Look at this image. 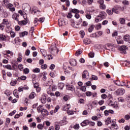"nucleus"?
Listing matches in <instances>:
<instances>
[{"instance_id": "1", "label": "nucleus", "mask_w": 130, "mask_h": 130, "mask_svg": "<svg viewBox=\"0 0 130 130\" xmlns=\"http://www.w3.org/2000/svg\"><path fill=\"white\" fill-rule=\"evenodd\" d=\"M59 50L56 47V44L55 43H52V45L50 47V52L51 54L55 55L59 52Z\"/></svg>"}, {"instance_id": "2", "label": "nucleus", "mask_w": 130, "mask_h": 130, "mask_svg": "<svg viewBox=\"0 0 130 130\" xmlns=\"http://www.w3.org/2000/svg\"><path fill=\"white\" fill-rule=\"evenodd\" d=\"M67 89L69 91H72L73 92V91L75 92V94L77 95V96H80V94H79V91L76 92V88H75V86L73 85H67Z\"/></svg>"}, {"instance_id": "3", "label": "nucleus", "mask_w": 130, "mask_h": 130, "mask_svg": "<svg viewBox=\"0 0 130 130\" xmlns=\"http://www.w3.org/2000/svg\"><path fill=\"white\" fill-rule=\"evenodd\" d=\"M119 50H120L121 53L122 54H125L126 53V50L127 49V47L123 45L122 46H118Z\"/></svg>"}, {"instance_id": "4", "label": "nucleus", "mask_w": 130, "mask_h": 130, "mask_svg": "<svg viewBox=\"0 0 130 130\" xmlns=\"http://www.w3.org/2000/svg\"><path fill=\"white\" fill-rule=\"evenodd\" d=\"M116 94L119 96H121L125 93V90L123 88H120L117 89L116 91Z\"/></svg>"}, {"instance_id": "5", "label": "nucleus", "mask_w": 130, "mask_h": 130, "mask_svg": "<svg viewBox=\"0 0 130 130\" xmlns=\"http://www.w3.org/2000/svg\"><path fill=\"white\" fill-rule=\"evenodd\" d=\"M106 17V13H105V12L104 11L101 12L99 15H98V18H101L102 20H103V19H105Z\"/></svg>"}, {"instance_id": "6", "label": "nucleus", "mask_w": 130, "mask_h": 130, "mask_svg": "<svg viewBox=\"0 0 130 130\" xmlns=\"http://www.w3.org/2000/svg\"><path fill=\"white\" fill-rule=\"evenodd\" d=\"M83 79H87L89 78V72L87 71H83L82 73Z\"/></svg>"}, {"instance_id": "7", "label": "nucleus", "mask_w": 130, "mask_h": 130, "mask_svg": "<svg viewBox=\"0 0 130 130\" xmlns=\"http://www.w3.org/2000/svg\"><path fill=\"white\" fill-rule=\"evenodd\" d=\"M58 24L59 27H61V26H64V25H66V21L64 20V18L59 19Z\"/></svg>"}, {"instance_id": "8", "label": "nucleus", "mask_w": 130, "mask_h": 130, "mask_svg": "<svg viewBox=\"0 0 130 130\" xmlns=\"http://www.w3.org/2000/svg\"><path fill=\"white\" fill-rule=\"evenodd\" d=\"M90 124V121L89 120H85L81 123V126H86Z\"/></svg>"}, {"instance_id": "9", "label": "nucleus", "mask_w": 130, "mask_h": 130, "mask_svg": "<svg viewBox=\"0 0 130 130\" xmlns=\"http://www.w3.org/2000/svg\"><path fill=\"white\" fill-rule=\"evenodd\" d=\"M69 63L72 67H76L77 66V60L75 59H70Z\"/></svg>"}, {"instance_id": "10", "label": "nucleus", "mask_w": 130, "mask_h": 130, "mask_svg": "<svg viewBox=\"0 0 130 130\" xmlns=\"http://www.w3.org/2000/svg\"><path fill=\"white\" fill-rule=\"evenodd\" d=\"M70 108H71V105H69V104H66L63 106L62 107V109L64 111H68L69 109H70Z\"/></svg>"}, {"instance_id": "11", "label": "nucleus", "mask_w": 130, "mask_h": 130, "mask_svg": "<svg viewBox=\"0 0 130 130\" xmlns=\"http://www.w3.org/2000/svg\"><path fill=\"white\" fill-rule=\"evenodd\" d=\"M110 129L113 130V128L115 129H118V126L117 125V124L114 123L111 124V126L109 127Z\"/></svg>"}, {"instance_id": "12", "label": "nucleus", "mask_w": 130, "mask_h": 130, "mask_svg": "<svg viewBox=\"0 0 130 130\" xmlns=\"http://www.w3.org/2000/svg\"><path fill=\"white\" fill-rule=\"evenodd\" d=\"M41 114H42L43 116H47V115H48V111L44 109L41 111Z\"/></svg>"}, {"instance_id": "13", "label": "nucleus", "mask_w": 130, "mask_h": 130, "mask_svg": "<svg viewBox=\"0 0 130 130\" xmlns=\"http://www.w3.org/2000/svg\"><path fill=\"white\" fill-rule=\"evenodd\" d=\"M60 123L61 125H65V124L68 123V121H67V119H66V118H63L62 120L60 121Z\"/></svg>"}, {"instance_id": "14", "label": "nucleus", "mask_w": 130, "mask_h": 130, "mask_svg": "<svg viewBox=\"0 0 130 130\" xmlns=\"http://www.w3.org/2000/svg\"><path fill=\"white\" fill-rule=\"evenodd\" d=\"M83 42L84 44H90V43H91V40L88 38H86L84 40Z\"/></svg>"}, {"instance_id": "15", "label": "nucleus", "mask_w": 130, "mask_h": 130, "mask_svg": "<svg viewBox=\"0 0 130 130\" xmlns=\"http://www.w3.org/2000/svg\"><path fill=\"white\" fill-rule=\"evenodd\" d=\"M25 35H28V32L27 31H24L19 34V36L21 38L24 37Z\"/></svg>"}, {"instance_id": "16", "label": "nucleus", "mask_w": 130, "mask_h": 130, "mask_svg": "<svg viewBox=\"0 0 130 130\" xmlns=\"http://www.w3.org/2000/svg\"><path fill=\"white\" fill-rule=\"evenodd\" d=\"M106 125H108L110 123H111V118L108 117L105 121Z\"/></svg>"}, {"instance_id": "17", "label": "nucleus", "mask_w": 130, "mask_h": 130, "mask_svg": "<svg viewBox=\"0 0 130 130\" xmlns=\"http://www.w3.org/2000/svg\"><path fill=\"white\" fill-rule=\"evenodd\" d=\"M13 94L15 97H16V98H19V93L18 92V90L17 89H15L14 90Z\"/></svg>"}, {"instance_id": "18", "label": "nucleus", "mask_w": 130, "mask_h": 130, "mask_svg": "<svg viewBox=\"0 0 130 130\" xmlns=\"http://www.w3.org/2000/svg\"><path fill=\"white\" fill-rule=\"evenodd\" d=\"M123 40L124 41L127 42L129 41V35H126L123 37Z\"/></svg>"}, {"instance_id": "19", "label": "nucleus", "mask_w": 130, "mask_h": 130, "mask_svg": "<svg viewBox=\"0 0 130 130\" xmlns=\"http://www.w3.org/2000/svg\"><path fill=\"white\" fill-rule=\"evenodd\" d=\"M18 24L19 25H21V26H23V25H26L27 22L25 20L20 21L18 20Z\"/></svg>"}, {"instance_id": "20", "label": "nucleus", "mask_w": 130, "mask_h": 130, "mask_svg": "<svg viewBox=\"0 0 130 130\" xmlns=\"http://www.w3.org/2000/svg\"><path fill=\"white\" fill-rule=\"evenodd\" d=\"M43 107L42 106L40 105L38 108H37V110L38 112H41L43 110Z\"/></svg>"}, {"instance_id": "21", "label": "nucleus", "mask_w": 130, "mask_h": 130, "mask_svg": "<svg viewBox=\"0 0 130 130\" xmlns=\"http://www.w3.org/2000/svg\"><path fill=\"white\" fill-rule=\"evenodd\" d=\"M119 21L120 24H122V25H124V24H125V19L124 18H120L119 19Z\"/></svg>"}, {"instance_id": "22", "label": "nucleus", "mask_w": 130, "mask_h": 130, "mask_svg": "<svg viewBox=\"0 0 130 130\" xmlns=\"http://www.w3.org/2000/svg\"><path fill=\"white\" fill-rule=\"evenodd\" d=\"M93 30H94V25H92L90 26L89 28H88V31L89 32V33H91Z\"/></svg>"}, {"instance_id": "23", "label": "nucleus", "mask_w": 130, "mask_h": 130, "mask_svg": "<svg viewBox=\"0 0 130 130\" xmlns=\"http://www.w3.org/2000/svg\"><path fill=\"white\" fill-rule=\"evenodd\" d=\"M35 92H32L29 96V99H33L35 97Z\"/></svg>"}, {"instance_id": "24", "label": "nucleus", "mask_w": 130, "mask_h": 130, "mask_svg": "<svg viewBox=\"0 0 130 130\" xmlns=\"http://www.w3.org/2000/svg\"><path fill=\"white\" fill-rule=\"evenodd\" d=\"M3 24L4 25H9V21L7 19H4L3 20Z\"/></svg>"}, {"instance_id": "25", "label": "nucleus", "mask_w": 130, "mask_h": 130, "mask_svg": "<svg viewBox=\"0 0 130 130\" xmlns=\"http://www.w3.org/2000/svg\"><path fill=\"white\" fill-rule=\"evenodd\" d=\"M71 12L72 13H74L75 14H78V13H80V11L76 9H72Z\"/></svg>"}, {"instance_id": "26", "label": "nucleus", "mask_w": 130, "mask_h": 130, "mask_svg": "<svg viewBox=\"0 0 130 130\" xmlns=\"http://www.w3.org/2000/svg\"><path fill=\"white\" fill-rule=\"evenodd\" d=\"M7 37H6L5 35H0V39H1V40H6L7 39Z\"/></svg>"}, {"instance_id": "27", "label": "nucleus", "mask_w": 130, "mask_h": 130, "mask_svg": "<svg viewBox=\"0 0 130 130\" xmlns=\"http://www.w3.org/2000/svg\"><path fill=\"white\" fill-rule=\"evenodd\" d=\"M16 84H17V80H15V81H12L10 83V85L11 86H16Z\"/></svg>"}, {"instance_id": "28", "label": "nucleus", "mask_w": 130, "mask_h": 130, "mask_svg": "<svg viewBox=\"0 0 130 130\" xmlns=\"http://www.w3.org/2000/svg\"><path fill=\"white\" fill-rule=\"evenodd\" d=\"M100 8L101 10H105L106 9V6L104 4H101L100 5Z\"/></svg>"}, {"instance_id": "29", "label": "nucleus", "mask_w": 130, "mask_h": 130, "mask_svg": "<svg viewBox=\"0 0 130 130\" xmlns=\"http://www.w3.org/2000/svg\"><path fill=\"white\" fill-rule=\"evenodd\" d=\"M26 7L25 8V7H22L23 10V11H25V12H27V11H28V9H27V8H29V10H31V8H30V6H29V5H26Z\"/></svg>"}, {"instance_id": "30", "label": "nucleus", "mask_w": 130, "mask_h": 130, "mask_svg": "<svg viewBox=\"0 0 130 130\" xmlns=\"http://www.w3.org/2000/svg\"><path fill=\"white\" fill-rule=\"evenodd\" d=\"M23 72L24 74H25L26 75H27V74L29 73L30 71L29 70V69L25 68L24 69Z\"/></svg>"}, {"instance_id": "31", "label": "nucleus", "mask_w": 130, "mask_h": 130, "mask_svg": "<svg viewBox=\"0 0 130 130\" xmlns=\"http://www.w3.org/2000/svg\"><path fill=\"white\" fill-rule=\"evenodd\" d=\"M34 73H40V69L39 68H36L32 70Z\"/></svg>"}, {"instance_id": "32", "label": "nucleus", "mask_w": 130, "mask_h": 130, "mask_svg": "<svg viewBox=\"0 0 130 130\" xmlns=\"http://www.w3.org/2000/svg\"><path fill=\"white\" fill-rule=\"evenodd\" d=\"M4 68H5V69H7V70H12V66L10 64L4 66Z\"/></svg>"}, {"instance_id": "33", "label": "nucleus", "mask_w": 130, "mask_h": 130, "mask_svg": "<svg viewBox=\"0 0 130 130\" xmlns=\"http://www.w3.org/2000/svg\"><path fill=\"white\" fill-rule=\"evenodd\" d=\"M73 128L74 129H79V128H80V125L79 124H76L73 126Z\"/></svg>"}, {"instance_id": "34", "label": "nucleus", "mask_w": 130, "mask_h": 130, "mask_svg": "<svg viewBox=\"0 0 130 130\" xmlns=\"http://www.w3.org/2000/svg\"><path fill=\"white\" fill-rule=\"evenodd\" d=\"M80 89L81 90V91H82V92H86V91L87 90V88H86V86H83L81 87Z\"/></svg>"}, {"instance_id": "35", "label": "nucleus", "mask_w": 130, "mask_h": 130, "mask_svg": "<svg viewBox=\"0 0 130 130\" xmlns=\"http://www.w3.org/2000/svg\"><path fill=\"white\" fill-rule=\"evenodd\" d=\"M10 35H11V38H15V36H16V33L14 31H11L10 32Z\"/></svg>"}, {"instance_id": "36", "label": "nucleus", "mask_w": 130, "mask_h": 130, "mask_svg": "<svg viewBox=\"0 0 130 130\" xmlns=\"http://www.w3.org/2000/svg\"><path fill=\"white\" fill-rule=\"evenodd\" d=\"M47 92L48 94H51V86H50L47 89Z\"/></svg>"}, {"instance_id": "37", "label": "nucleus", "mask_w": 130, "mask_h": 130, "mask_svg": "<svg viewBox=\"0 0 130 130\" xmlns=\"http://www.w3.org/2000/svg\"><path fill=\"white\" fill-rule=\"evenodd\" d=\"M130 119V116L128 114H126L124 116V119L125 120H129Z\"/></svg>"}, {"instance_id": "38", "label": "nucleus", "mask_w": 130, "mask_h": 130, "mask_svg": "<svg viewBox=\"0 0 130 130\" xmlns=\"http://www.w3.org/2000/svg\"><path fill=\"white\" fill-rule=\"evenodd\" d=\"M88 55L89 57L93 58L94 57V55H95V54L93 52H90L89 53H88Z\"/></svg>"}, {"instance_id": "39", "label": "nucleus", "mask_w": 130, "mask_h": 130, "mask_svg": "<svg viewBox=\"0 0 130 130\" xmlns=\"http://www.w3.org/2000/svg\"><path fill=\"white\" fill-rule=\"evenodd\" d=\"M37 127L39 129H43V125L42 124H39Z\"/></svg>"}, {"instance_id": "40", "label": "nucleus", "mask_w": 130, "mask_h": 130, "mask_svg": "<svg viewBox=\"0 0 130 130\" xmlns=\"http://www.w3.org/2000/svg\"><path fill=\"white\" fill-rule=\"evenodd\" d=\"M51 89H52V91H55L57 89V87L56 85H52V86H51Z\"/></svg>"}, {"instance_id": "41", "label": "nucleus", "mask_w": 130, "mask_h": 130, "mask_svg": "<svg viewBox=\"0 0 130 130\" xmlns=\"http://www.w3.org/2000/svg\"><path fill=\"white\" fill-rule=\"evenodd\" d=\"M100 21H102V19L101 17H98V16H97L96 18H95V22L98 23V22H100Z\"/></svg>"}, {"instance_id": "42", "label": "nucleus", "mask_w": 130, "mask_h": 130, "mask_svg": "<svg viewBox=\"0 0 130 130\" xmlns=\"http://www.w3.org/2000/svg\"><path fill=\"white\" fill-rule=\"evenodd\" d=\"M81 53H82V51H81V50H78L77 51H76L75 55L76 56H78V55H80V54H81Z\"/></svg>"}, {"instance_id": "43", "label": "nucleus", "mask_w": 130, "mask_h": 130, "mask_svg": "<svg viewBox=\"0 0 130 130\" xmlns=\"http://www.w3.org/2000/svg\"><path fill=\"white\" fill-rule=\"evenodd\" d=\"M79 33L81 35V37L84 38V36H85V31H84V30H81Z\"/></svg>"}, {"instance_id": "44", "label": "nucleus", "mask_w": 130, "mask_h": 130, "mask_svg": "<svg viewBox=\"0 0 130 130\" xmlns=\"http://www.w3.org/2000/svg\"><path fill=\"white\" fill-rule=\"evenodd\" d=\"M18 17H20V14H16L14 20H16V21H19V18H18Z\"/></svg>"}, {"instance_id": "45", "label": "nucleus", "mask_w": 130, "mask_h": 130, "mask_svg": "<svg viewBox=\"0 0 130 130\" xmlns=\"http://www.w3.org/2000/svg\"><path fill=\"white\" fill-rule=\"evenodd\" d=\"M122 4H123V5H125L126 6H128V5H129V2H128V1L125 0L122 2Z\"/></svg>"}, {"instance_id": "46", "label": "nucleus", "mask_w": 130, "mask_h": 130, "mask_svg": "<svg viewBox=\"0 0 130 130\" xmlns=\"http://www.w3.org/2000/svg\"><path fill=\"white\" fill-rule=\"evenodd\" d=\"M125 122V120L124 118H121V119L118 120V122L119 123H124Z\"/></svg>"}, {"instance_id": "47", "label": "nucleus", "mask_w": 130, "mask_h": 130, "mask_svg": "<svg viewBox=\"0 0 130 130\" xmlns=\"http://www.w3.org/2000/svg\"><path fill=\"white\" fill-rule=\"evenodd\" d=\"M114 84L117 85V86H120V81H114Z\"/></svg>"}, {"instance_id": "48", "label": "nucleus", "mask_w": 130, "mask_h": 130, "mask_svg": "<svg viewBox=\"0 0 130 130\" xmlns=\"http://www.w3.org/2000/svg\"><path fill=\"white\" fill-rule=\"evenodd\" d=\"M45 20V17H42V18H40L39 20V22L40 23L42 22V23H43V22H44V20Z\"/></svg>"}, {"instance_id": "49", "label": "nucleus", "mask_w": 130, "mask_h": 130, "mask_svg": "<svg viewBox=\"0 0 130 130\" xmlns=\"http://www.w3.org/2000/svg\"><path fill=\"white\" fill-rule=\"evenodd\" d=\"M41 69L42 70H46L47 69V65L46 64H44V65L41 66Z\"/></svg>"}, {"instance_id": "50", "label": "nucleus", "mask_w": 130, "mask_h": 130, "mask_svg": "<svg viewBox=\"0 0 130 130\" xmlns=\"http://www.w3.org/2000/svg\"><path fill=\"white\" fill-rule=\"evenodd\" d=\"M107 14H108L109 15H112V14H113V12H112V11L109 10V9H108L107 10Z\"/></svg>"}, {"instance_id": "51", "label": "nucleus", "mask_w": 130, "mask_h": 130, "mask_svg": "<svg viewBox=\"0 0 130 130\" xmlns=\"http://www.w3.org/2000/svg\"><path fill=\"white\" fill-rule=\"evenodd\" d=\"M120 86H121V87H123L124 86H126V82H125L124 81H122V82H120Z\"/></svg>"}, {"instance_id": "52", "label": "nucleus", "mask_w": 130, "mask_h": 130, "mask_svg": "<svg viewBox=\"0 0 130 130\" xmlns=\"http://www.w3.org/2000/svg\"><path fill=\"white\" fill-rule=\"evenodd\" d=\"M25 55L29 56L30 55V50L27 49L25 51Z\"/></svg>"}, {"instance_id": "53", "label": "nucleus", "mask_w": 130, "mask_h": 130, "mask_svg": "<svg viewBox=\"0 0 130 130\" xmlns=\"http://www.w3.org/2000/svg\"><path fill=\"white\" fill-rule=\"evenodd\" d=\"M112 12L115 13V14H118L119 12L117 9H116L115 8H113L112 9Z\"/></svg>"}, {"instance_id": "54", "label": "nucleus", "mask_w": 130, "mask_h": 130, "mask_svg": "<svg viewBox=\"0 0 130 130\" xmlns=\"http://www.w3.org/2000/svg\"><path fill=\"white\" fill-rule=\"evenodd\" d=\"M18 91H19V92H23V91H24L23 86L19 87L18 89Z\"/></svg>"}, {"instance_id": "55", "label": "nucleus", "mask_w": 130, "mask_h": 130, "mask_svg": "<svg viewBox=\"0 0 130 130\" xmlns=\"http://www.w3.org/2000/svg\"><path fill=\"white\" fill-rule=\"evenodd\" d=\"M58 109H59V106H56V107L54 110V113H56V112H57V111H58Z\"/></svg>"}, {"instance_id": "56", "label": "nucleus", "mask_w": 130, "mask_h": 130, "mask_svg": "<svg viewBox=\"0 0 130 130\" xmlns=\"http://www.w3.org/2000/svg\"><path fill=\"white\" fill-rule=\"evenodd\" d=\"M86 96H90L92 95V92L91 91H87L86 92Z\"/></svg>"}, {"instance_id": "57", "label": "nucleus", "mask_w": 130, "mask_h": 130, "mask_svg": "<svg viewBox=\"0 0 130 130\" xmlns=\"http://www.w3.org/2000/svg\"><path fill=\"white\" fill-rule=\"evenodd\" d=\"M92 80H94V81H97V80H98V77H97L95 75H92Z\"/></svg>"}, {"instance_id": "58", "label": "nucleus", "mask_w": 130, "mask_h": 130, "mask_svg": "<svg viewBox=\"0 0 130 130\" xmlns=\"http://www.w3.org/2000/svg\"><path fill=\"white\" fill-rule=\"evenodd\" d=\"M27 79V77L25 76H22L20 77V79L22 80V81H25Z\"/></svg>"}, {"instance_id": "59", "label": "nucleus", "mask_w": 130, "mask_h": 130, "mask_svg": "<svg viewBox=\"0 0 130 130\" xmlns=\"http://www.w3.org/2000/svg\"><path fill=\"white\" fill-rule=\"evenodd\" d=\"M16 112H17V111L14 110L13 111H12L11 113L9 114V115L10 116H13V115H15V113H16Z\"/></svg>"}, {"instance_id": "60", "label": "nucleus", "mask_w": 130, "mask_h": 130, "mask_svg": "<svg viewBox=\"0 0 130 130\" xmlns=\"http://www.w3.org/2000/svg\"><path fill=\"white\" fill-rule=\"evenodd\" d=\"M18 68L20 71H22V70H23V69H24V67L23 66V64H20L19 65H18Z\"/></svg>"}, {"instance_id": "61", "label": "nucleus", "mask_w": 130, "mask_h": 130, "mask_svg": "<svg viewBox=\"0 0 130 130\" xmlns=\"http://www.w3.org/2000/svg\"><path fill=\"white\" fill-rule=\"evenodd\" d=\"M73 17V15L72 14V13H69L67 15V18L68 19H71Z\"/></svg>"}, {"instance_id": "62", "label": "nucleus", "mask_w": 130, "mask_h": 130, "mask_svg": "<svg viewBox=\"0 0 130 130\" xmlns=\"http://www.w3.org/2000/svg\"><path fill=\"white\" fill-rule=\"evenodd\" d=\"M92 120H98V117L96 116H93L92 117Z\"/></svg>"}, {"instance_id": "63", "label": "nucleus", "mask_w": 130, "mask_h": 130, "mask_svg": "<svg viewBox=\"0 0 130 130\" xmlns=\"http://www.w3.org/2000/svg\"><path fill=\"white\" fill-rule=\"evenodd\" d=\"M126 88H130V82L126 81Z\"/></svg>"}, {"instance_id": "64", "label": "nucleus", "mask_w": 130, "mask_h": 130, "mask_svg": "<svg viewBox=\"0 0 130 130\" xmlns=\"http://www.w3.org/2000/svg\"><path fill=\"white\" fill-rule=\"evenodd\" d=\"M55 130H59V125L56 124L55 125Z\"/></svg>"}]
</instances>
